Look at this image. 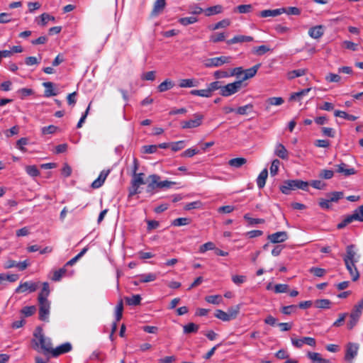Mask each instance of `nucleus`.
Here are the masks:
<instances>
[{"mask_svg":"<svg viewBox=\"0 0 363 363\" xmlns=\"http://www.w3.org/2000/svg\"><path fill=\"white\" fill-rule=\"evenodd\" d=\"M58 130V128L54 125L45 126L41 128V133L43 135L53 134Z\"/></svg>","mask_w":363,"mask_h":363,"instance_id":"56","label":"nucleus"},{"mask_svg":"<svg viewBox=\"0 0 363 363\" xmlns=\"http://www.w3.org/2000/svg\"><path fill=\"white\" fill-rule=\"evenodd\" d=\"M38 333L36 332L34 333V336L38 341L33 340V342H35L37 346L40 345V348L44 350V352L50 353L52 349V344L50 338L45 337L40 328H38Z\"/></svg>","mask_w":363,"mask_h":363,"instance_id":"3","label":"nucleus"},{"mask_svg":"<svg viewBox=\"0 0 363 363\" xmlns=\"http://www.w3.org/2000/svg\"><path fill=\"white\" fill-rule=\"evenodd\" d=\"M279 165H280V161L279 160L276 159L272 161V165L270 167V174L272 176H275L277 174V172L279 171Z\"/></svg>","mask_w":363,"mask_h":363,"instance_id":"60","label":"nucleus"},{"mask_svg":"<svg viewBox=\"0 0 363 363\" xmlns=\"http://www.w3.org/2000/svg\"><path fill=\"white\" fill-rule=\"evenodd\" d=\"M50 294L49 284L48 282H44L43 284V289L40 293L38 295V298L48 299L47 297Z\"/></svg>","mask_w":363,"mask_h":363,"instance_id":"53","label":"nucleus"},{"mask_svg":"<svg viewBox=\"0 0 363 363\" xmlns=\"http://www.w3.org/2000/svg\"><path fill=\"white\" fill-rule=\"evenodd\" d=\"M174 86V82L172 80L167 79L158 86L157 89L160 92H164L171 89Z\"/></svg>","mask_w":363,"mask_h":363,"instance_id":"30","label":"nucleus"},{"mask_svg":"<svg viewBox=\"0 0 363 363\" xmlns=\"http://www.w3.org/2000/svg\"><path fill=\"white\" fill-rule=\"evenodd\" d=\"M145 184L143 179V174L139 173L138 175L133 176L131 180V186L129 188V196H133L140 193L139 187L140 185Z\"/></svg>","mask_w":363,"mask_h":363,"instance_id":"8","label":"nucleus"},{"mask_svg":"<svg viewBox=\"0 0 363 363\" xmlns=\"http://www.w3.org/2000/svg\"><path fill=\"white\" fill-rule=\"evenodd\" d=\"M289 236L286 231H279L267 236L268 240L272 243H280L286 241Z\"/></svg>","mask_w":363,"mask_h":363,"instance_id":"13","label":"nucleus"},{"mask_svg":"<svg viewBox=\"0 0 363 363\" xmlns=\"http://www.w3.org/2000/svg\"><path fill=\"white\" fill-rule=\"evenodd\" d=\"M252 5L251 4H242L237 6L236 9L240 13H247L252 11Z\"/></svg>","mask_w":363,"mask_h":363,"instance_id":"64","label":"nucleus"},{"mask_svg":"<svg viewBox=\"0 0 363 363\" xmlns=\"http://www.w3.org/2000/svg\"><path fill=\"white\" fill-rule=\"evenodd\" d=\"M191 223V219L189 218H178L172 220V225L174 226H182L189 225Z\"/></svg>","mask_w":363,"mask_h":363,"instance_id":"43","label":"nucleus"},{"mask_svg":"<svg viewBox=\"0 0 363 363\" xmlns=\"http://www.w3.org/2000/svg\"><path fill=\"white\" fill-rule=\"evenodd\" d=\"M223 12V6L221 5H216L210 6L204 10L206 16H211L215 14H218Z\"/></svg>","mask_w":363,"mask_h":363,"instance_id":"28","label":"nucleus"},{"mask_svg":"<svg viewBox=\"0 0 363 363\" xmlns=\"http://www.w3.org/2000/svg\"><path fill=\"white\" fill-rule=\"evenodd\" d=\"M36 311V308L35 306H25L23 307L21 312L23 313L25 316H30L32 315Z\"/></svg>","mask_w":363,"mask_h":363,"instance_id":"59","label":"nucleus"},{"mask_svg":"<svg viewBox=\"0 0 363 363\" xmlns=\"http://www.w3.org/2000/svg\"><path fill=\"white\" fill-rule=\"evenodd\" d=\"M307 73L306 69H298L290 71L287 73V78L289 79H293L296 77H301Z\"/></svg>","mask_w":363,"mask_h":363,"instance_id":"33","label":"nucleus"},{"mask_svg":"<svg viewBox=\"0 0 363 363\" xmlns=\"http://www.w3.org/2000/svg\"><path fill=\"white\" fill-rule=\"evenodd\" d=\"M66 272H67V270L65 269V267H64L58 270L55 271L53 272V276L52 277V280L54 281H59L61 279V278L65 275Z\"/></svg>","mask_w":363,"mask_h":363,"instance_id":"48","label":"nucleus"},{"mask_svg":"<svg viewBox=\"0 0 363 363\" xmlns=\"http://www.w3.org/2000/svg\"><path fill=\"white\" fill-rule=\"evenodd\" d=\"M362 310H363V300H361L357 304H356L354 306V308L352 311L350 315L359 319V318L362 313Z\"/></svg>","mask_w":363,"mask_h":363,"instance_id":"31","label":"nucleus"},{"mask_svg":"<svg viewBox=\"0 0 363 363\" xmlns=\"http://www.w3.org/2000/svg\"><path fill=\"white\" fill-rule=\"evenodd\" d=\"M246 280L247 277L244 275H233L232 277V281L236 285H240L245 282Z\"/></svg>","mask_w":363,"mask_h":363,"instance_id":"61","label":"nucleus"},{"mask_svg":"<svg viewBox=\"0 0 363 363\" xmlns=\"http://www.w3.org/2000/svg\"><path fill=\"white\" fill-rule=\"evenodd\" d=\"M270 50V48L267 45H260L253 48V53L257 55H262Z\"/></svg>","mask_w":363,"mask_h":363,"instance_id":"54","label":"nucleus"},{"mask_svg":"<svg viewBox=\"0 0 363 363\" xmlns=\"http://www.w3.org/2000/svg\"><path fill=\"white\" fill-rule=\"evenodd\" d=\"M138 281H135V284L138 285V283H147L153 281L157 279V275L153 273L143 274L138 276Z\"/></svg>","mask_w":363,"mask_h":363,"instance_id":"21","label":"nucleus"},{"mask_svg":"<svg viewBox=\"0 0 363 363\" xmlns=\"http://www.w3.org/2000/svg\"><path fill=\"white\" fill-rule=\"evenodd\" d=\"M87 250L88 248L86 247H84L78 255L68 261L65 267L74 265L87 252Z\"/></svg>","mask_w":363,"mask_h":363,"instance_id":"40","label":"nucleus"},{"mask_svg":"<svg viewBox=\"0 0 363 363\" xmlns=\"http://www.w3.org/2000/svg\"><path fill=\"white\" fill-rule=\"evenodd\" d=\"M307 356L313 363H330L328 359L323 358L318 352H309Z\"/></svg>","mask_w":363,"mask_h":363,"instance_id":"24","label":"nucleus"},{"mask_svg":"<svg viewBox=\"0 0 363 363\" xmlns=\"http://www.w3.org/2000/svg\"><path fill=\"white\" fill-rule=\"evenodd\" d=\"M324 33L323 27L322 26H316L311 28L308 30L310 37L314 39H318L323 36Z\"/></svg>","mask_w":363,"mask_h":363,"instance_id":"19","label":"nucleus"},{"mask_svg":"<svg viewBox=\"0 0 363 363\" xmlns=\"http://www.w3.org/2000/svg\"><path fill=\"white\" fill-rule=\"evenodd\" d=\"M108 174H109V170L101 171L100 174L99 175L98 178L92 182L91 187L94 189H98V188L101 187L103 185V184L104 183Z\"/></svg>","mask_w":363,"mask_h":363,"instance_id":"18","label":"nucleus"},{"mask_svg":"<svg viewBox=\"0 0 363 363\" xmlns=\"http://www.w3.org/2000/svg\"><path fill=\"white\" fill-rule=\"evenodd\" d=\"M314 305L317 308H329L331 301L329 299H318L315 301Z\"/></svg>","mask_w":363,"mask_h":363,"instance_id":"37","label":"nucleus"},{"mask_svg":"<svg viewBox=\"0 0 363 363\" xmlns=\"http://www.w3.org/2000/svg\"><path fill=\"white\" fill-rule=\"evenodd\" d=\"M165 0H156L154 4L153 9L152 11V16H156L158 14L161 13L163 11L164 9L165 8Z\"/></svg>","mask_w":363,"mask_h":363,"instance_id":"20","label":"nucleus"},{"mask_svg":"<svg viewBox=\"0 0 363 363\" xmlns=\"http://www.w3.org/2000/svg\"><path fill=\"white\" fill-rule=\"evenodd\" d=\"M204 116L201 113H195L193 118L184 121L181 123V126L183 129L195 128L200 126L203 121Z\"/></svg>","mask_w":363,"mask_h":363,"instance_id":"7","label":"nucleus"},{"mask_svg":"<svg viewBox=\"0 0 363 363\" xmlns=\"http://www.w3.org/2000/svg\"><path fill=\"white\" fill-rule=\"evenodd\" d=\"M26 173L32 177H36L40 175V171L35 165H28L26 167Z\"/></svg>","mask_w":363,"mask_h":363,"instance_id":"46","label":"nucleus"},{"mask_svg":"<svg viewBox=\"0 0 363 363\" xmlns=\"http://www.w3.org/2000/svg\"><path fill=\"white\" fill-rule=\"evenodd\" d=\"M335 167H337L336 172L342 174L345 177H348L356 173V170L354 168H349L348 165L343 162L336 165Z\"/></svg>","mask_w":363,"mask_h":363,"instance_id":"15","label":"nucleus"},{"mask_svg":"<svg viewBox=\"0 0 363 363\" xmlns=\"http://www.w3.org/2000/svg\"><path fill=\"white\" fill-rule=\"evenodd\" d=\"M43 85L45 88V96L50 97L57 95V93L53 89V84L52 82H44Z\"/></svg>","mask_w":363,"mask_h":363,"instance_id":"34","label":"nucleus"},{"mask_svg":"<svg viewBox=\"0 0 363 363\" xmlns=\"http://www.w3.org/2000/svg\"><path fill=\"white\" fill-rule=\"evenodd\" d=\"M40 18V20L38 24H41L42 26H45L49 21H55V17L47 13L41 14Z\"/></svg>","mask_w":363,"mask_h":363,"instance_id":"52","label":"nucleus"},{"mask_svg":"<svg viewBox=\"0 0 363 363\" xmlns=\"http://www.w3.org/2000/svg\"><path fill=\"white\" fill-rule=\"evenodd\" d=\"M205 300L209 303L218 305L222 301V297L219 295L208 296Z\"/></svg>","mask_w":363,"mask_h":363,"instance_id":"55","label":"nucleus"},{"mask_svg":"<svg viewBox=\"0 0 363 363\" xmlns=\"http://www.w3.org/2000/svg\"><path fill=\"white\" fill-rule=\"evenodd\" d=\"M198 21V18L194 16L184 17L179 19V23L182 26H186Z\"/></svg>","mask_w":363,"mask_h":363,"instance_id":"45","label":"nucleus"},{"mask_svg":"<svg viewBox=\"0 0 363 363\" xmlns=\"http://www.w3.org/2000/svg\"><path fill=\"white\" fill-rule=\"evenodd\" d=\"M274 153L279 157L283 160H287L289 157V152L286 147L281 143L276 145Z\"/></svg>","mask_w":363,"mask_h":363,"instance_id":"22","label":"nucleus"},{"mask_svg":"<svg viewBox=\"0 0 363 363\" xmlns=\"http://www.w3.org/2000/svg\"><path fill=\"white\" fill-rule=\"evenodd\" d=\"M289 290V285L284 284H278L274 286V292L277 294L285 293Z\"/></svg>","mask_w":363,"mask_h":363,"instance_id":"62","label":"nucleus"},{"mask_svg":"<svg viewBox=\"0 0 363 363\" xmlns=\"http://www.w3.org/2000/svg\"><path fill=\"white\" fill-rule=\"evenodd\" d=\"M284 102L281 97H271L266 101V110H269L271 106H280Z\"/></svg>","mask_w":363,"mask_h":363,"instance_id":"26","label":"nucleus"},{"mask_svg":"<svg viewBox=\"0 0 363 363\" xmlns=\"http://www.w3.org/2000/svg\"><path fill=\"white\" fill-rule=\"evenodd\" d=\"M253 108L252 104H248L245 106H240L236 110V113L239 115H246L249 111H251Z\"/></svg>","mask_w":363,"mask_h":363,"instance_id":"51","label":"nucleus"},{"mask_svg":"<svg viewBox=\"0 0 363 363\" xmlns=\"http://www.w3.org/2000/svg\"><path fill=\"white\" fill-rule=\"evenodd\" d=\"M356 263L357 262H350V263L348 262H345V267H346L347 271L349 272L352 281H357L359 277V273L357 269Z\"/></svg>","mask_w":363,"mask_h":363,"instance_id":"17","label":"nucleus"},{"mask_svg":"<svg viewBox=\"0 0 363 363\" xmlns=\"http://www.w3.org/2000/svg\"><path fill=\"white\" fill-rule=\"evenodd\" d=\"M230 21L229 19L226 18V19H223V20L218 22L215 25L210 27V28L211 30H217V29L222 28H226L228 26H230Z\"/></svg>","mask_w":363,"mask_h":363,"instance_id":"50","label":"nucleus"},{"mask_svg":"<svg viewBox=\"0 0 363 363\" xmlns=\"http://www.w3.org/2000/svg\"><path fill=\"white\" fill-rule=\"evenodd\" d=\"M127 304L129 306H138L140 303L141 296L138 294L133 295L131 297L125 298Z\"/></svg>","mask_w":363,"mask_h":363,"instance_id":"39","label":"nucleus"},{"mask_svg":"<svg viewBox=\"0 0 363 363\" xmlns=\"http://www.w3.org/2000/svg\"><path fill=\"white\" fill-rule=\"evenodd\" d=\"M297 306L296 305H290L287 306H283L281 311L285 315H290L296 311Z\"/></svg>","mask_w":363,"mask_h":363,"instance_id":"63","label":"nucleus"},{"mask_svg":"<svg viewBox=\"0 0 363 363\" xmlns=\"http://www.w3.org/2000/svg\"><path fill=\"white\" fill-rule=\"evenodd\" d=\"M353 220H357L354 213L352 215L347 216L342 222L337 224V227L338 229H342L351 223Z\"/></svg>","mask_w":363,"mask_h":363,"instance_id":"35","label":"nucleus"},{"mask_svg":"<svg viewBox=\"0 0 363 363\" xmlns=\"http://www.w3.org/2000/svg\"><path fill=\"white\" fill-rule=\"evenodd\" d=\"M354 245H350L346 247V254L343 257L344 262H358L360 255L356 252Z\"/></svg>","mask_w":363,"mask_h":363,"instance_id":"9","label":"nucleus"},{"mask_svg":"<svg viewBox=\"0 0 363 363\" xmlns=\"http://www.w3.org/2000/svg\"><path fill=\"white\" fill-rule=\"evenodd\" d=\"M359 345L357 343L349 342L347 345L345 359L352 363L353 359L357 355Z\"/></svg>","mask_w":363,"mask_h":363,"instance_id":"10","label":"nucleus"},{"mask_svg":"<svg viewBox=\"0 0 363 363\" xmlns=\"http://www.w3.org/2000/svg\"><path fill=\"white\" fill-rule=\"evenodd\" d=\"M242 86V80H238L223 86L220 94L223 96L228 97L238 92L241 89Z\"/></svg>","mask_w":363,"mask_h":363,"instance_id":"5","label":"nucleus"},{"mask_svg":"<svg viewBox=\"0 0 363 363\" xmlns=\"http://www.w3.org/2000/svg\"><path fill=\"white\" fill-rule=\"evenodd\" d=\"M284 10L282 9H267L261 11L258 16L262 18H267V17H276L284 13Z\"/></svg>","mask_w":363,"mask_h":363,"instance_id":"16","label":"nucleus"},{"mask_svg":"<svg viewBox=\"0 0 363 363\" xmlns=\"http://www.w3.org/2000/svg\"><path fill=\"white\" fill-rule=\"evenodd\" d=\"M39 286L38 282L26 281L21 283L20 285L16 289V293H32L37 290Z\"/></svg>","mask_w":363,"mask_h":363,"instance_id":"11","label":"nucleus"},{"mask_svg":"<svg viewBox=\"0 0 363 363\" xmlns=\"http://www.w3.org/2000/svg\"><path fill=\"white\" fill-rule=\"evenodd\" d=\"M39 318L42 321L48 322L49 320L50 303L48 299L38 298Z\"/></svg>","mask_w":363,"mask_h":363,"instance_id":"6","label":"nucleus"},{"mask_svg":"<svg viewBox=\"0 0 363 363\" xmlns=\"http://www.w3.org/2000/svg\"><path fill=\"white\" fill-rule=\"evenodd\" d=\"M190 94L191 95L199 96H202V97H210L211 96L208 88L206 89L191 90L190 91Z\"/></svg>","mask_w":363,"mask_h":363,"instance_id":"49","label":"nucleus"},{"mask_svg":"<svg viewBox=\"0 0 363 363\" xmlns=\"http://www.w3.org/2000/svg\"><path fill=\"white\" fill-rule=\"evenodd\" d=\"M253 40V38L251 36H247V35H236L231 38L230 40H227V44L232 45L238 43H243V42H251Z\"/></svg>","mask_w":363,"mask_h":363,"instance_id":"23","label":"nucleus"},{"mask_svg":"<svg viewBox=\"0 0 363 363\" xmlns=\"http://www.w3.org/2000/svg\"><path fill=\"white\" fill-rule=\"evenodd\" d=\"M225 35L223 33H217L210 36V41L213 43H218L225 40Z\"/></svg>","mask_w":363,"mask_h":363,"instance_id":"57","label":"nucleus"},{"mask_svg":"<svg viewBox=\"0 0 363 363\" xmlns=\"http://www.w3.org/2000/svg\"><path fill=\"white\" fill-rule=\"evenodd\" d=\"M232 57L230 56H220L212 58H208L203 61V66L206 68L218 67H220L224 64H229L232 61Z\"/></svg>","mask_w":363,"mask_h":363,"instance_id":"4","label":"nucleus"},{"mask_svg":"<svg viewBox=\"0 0 363 363\" xmlns=\"http://www.w3.org/2000/svg\"><path fill=\"white\" fill-rule=\"evenodd\" d=\"M327 197L330 199L332 202H337L340 199L343 198V192L342 191H333L328 193Z\"/></svg>","mask_w":363,"mask_h":363,"instance_id":"44","label":"nucleus"},{"mask_svg":"<svg viewBox=\"0 0 363 363\" xmlns=\"http://www.w3.org/2000/svg\"><path fill=\"white\" fill-rule=\"evenodd\" d=\"M72 345L69 342H65L57 347L56 348L52 347L50 354L53 357H56L60 354L70 352L72 350Z\"/></svg>","mask_w":363,"mask_h":363,"instance_id":"14","label":"nucleus"},{"mask_svg":"<svg viewBox=\"0 0 363 363\" xmlns=\"http://www.w3.org/2000/svg\"><path fill=\"white\" fill-rule=\"evenodd\" d=\"M179 86L182 88L197 86L198 81L195 79H183L179 81Z\"/></svg>","mask_w":363,"mask_h":363,"instance_id":"29","label":"nucleus"},{"mask_svg":"<svg viewBox=\"0 0 363 363\" xmlns=\"http://www.w3.org/2000/svg\"><path fill=\"white\" fill-rule=\"evenodd\" d=\"M308 187V183L302 180H287L280 186L281 191L284 194H289L291 190L302 189L306 190Z\"/></svg>","mask_w":363,"mask_h":363,"instance_id":"1","label":"nucleus"},{"mask_svg":"<svg viewBox=\"0 0 363 363\" xmlns=\"http://www.w3.org/2000/svg\"><path fill=\"white\" fill-rule=\"evenodd\" d=\"M149 179H150V182L148 184L147 186V191L148 192L152 191L155 189H164V188H170L172 185L175 184L173 182H169L167 180L160 181V177L157 174H151L149 176Z\"/></svg>","mask_w":363,"mask_h":363,"instance_id":"2","label":"nucleus"},{"mask_svg":"<svg viewBox=\"0 0 363 363\" xmlns=\"http://www.w3.org/2000/svg\"><path fill=\"white\" fill-rule=\"evenodd\" d=\"M261 64H257L255 66L244 70L245 76L241 80L245 81L250 78L253 77L257 72L258 69L260 67Z\"/></svg>","mask_w":363,"mask_h":363,"instance_id":"25","label":"nucleus"},{"mask_svg":"<svg viewBox=\"0 0 363 363\" xmlns=\"http://www.w3.org/2000/svg\"><path fill=\"white\" fill-rule=\"evenodd\" d=\"M247 162V160L243 157H237L228 161V164L235 168H239Z\"/></svg>","mask_w":363,"mask_h":363,"instance_id":"32","label":"nucleus"},{"mask_svg":"<svg viewBox=\"0 0 363 363\" xmlns=\"http://www.w3.org/2000/svg\"><path fill=\"white\" fill-rule=\"evenodd\" d=\"M334 115L336 117L342 118H345V119H347V120L351 121H354L357 119V116L348 114L346 112L342 111L337 110L334 112Z\"/></svg>","mask_w":363,"mask_h":363,"instance_id":"36","label":"nucleus"},{"mask_svg":"<svg viewBox=\"0 0 363 363\" xmlns=\"http://www.w3.org/2000/svg\"><path fill=\"white\" fill-rule=\"evenodd\" d=\"M291 343L294 347L297 348H301L302 347L303 344H306L311 347H315L316 341L313 337H304L301 339L291 338Z\"/></svg>","mask_w":363,"mask_h":363,"instance_id":"12","label":"nucleus"},{"mask_svg":"<svg viewBox=\"0 0 363 363\" xmlns=\"http://www.w3.org/2000/svg\"><path fill=\"white\" fill-rule=\"evenodd\" d=\"M311 88H307V89H302L300 91L294 92V93L291 94L289 97V101L300 100L301 97L306 95L311 91Z\"/></svg>","mask_w":363,"mask_h":363,"instance_id":"38","label":"nucleus"},{"mask_svg":"<svg viewBox=\"0 0 363 363\" xmlns=\"http://www.w3.org/2000/svg\"><path fill=\"white\" fill-rule=\"evenodd\" d=\"M123 300L121 299L116 307V311H115V315H116V321H119L121 318H122V315H123Z\"/></svg>","mask_w":363,"mask_h":363,"instance_id":"47","label":"nucleus"},{"mask_svg":"<svg viewBox=\"0 0 363 363\" xmlns=\"http://www.w3.org/2000/svg\"><path fill=\"white\" fill-rule=\"evenodd\" d=\"M216 245L212 242H208L205 244L202 245L199 247V252L201 253H204L208 250H215Z\"/></svg>","mask_w":363,"mask_h":363,"instance_id":"58","label":"nucleus"},{"mask_svg":"<svg viewBox=\"0 0 363 363\" xmlns=\"http://www.w3.org/2000/svg\"><path fill=\"white\" fill-rule=\"evenodd\" d=\"M199 328V326L194 323H188L183 327L184 333L186 334L196 333Z\"/></svg>","mask_w":363,"mask_h":363,"instance_id":"42","label":"nucleus"},{"mask_svg":"<svg viewBox=\"0 0 363 363\" xmlns=\"http://www.w3.org/2000/svg\"><path fill=\"white\" fill-rule=\"evenodd\" d=\"M215 316L223 321H229L231 320L230 315L228 312H225L220 309L216 311Z\"/></svg>","mask_w":363,"mask_h":363,"instance_id":"41","label":"nucleus"},{"mask_svg":"<svg viewBox=\"0 0 363 363\" xmlns=\"http://www.w3.org/2000/svg\"><path fill=\"white\" fill-rule=\"evenodd\" d=\"M267 177L268 171L267 169H264L257 178V184L259 189H262L264 186Z\"/></svg>","mask_w":363,"mask_h":363,"instance_id":"27","label":"nucleus"}]
</instances>
